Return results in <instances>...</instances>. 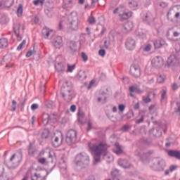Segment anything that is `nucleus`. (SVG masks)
Returning <instances> with one entry per match:
<instances>
[{
    "instance_id": "1",
    "label": "nucleus",
    "mask_w": 180,
    "mask_h": 180,
    "mask_svg": "<svg viewBox=\"0 0 180 180\" xmlns=\"http://www.w3.org/2000/svg\"><path fill=\"white\" fill-rule=\"evenodd\" d=\"M88 147L90 153L94 155V162H99L101 161V155L108 151V145L104 142H89Z\"/></svg>"
},
{
    "instance_id": "2",
    "label": "nucleus",
    "mask_w": 180,
    "mask_h": 180,
    "mask_svg": "<svg viewBox=\"0 0 180 180\" xmlns=\"http://www.w3.org/2000/svg\"><path fill=\"white\" fill-rule=\"evenodd\" d=\"M22 158L23 155L22 154V152L14 153L7 162V167H8V168H16L22 161Z\"/></svg>"
},
{
    "instance_id": "3",
    "label": "nucleus",
    "mask_w": 180,
    "mask_h": 180,
    "mask_svg": "<svg viewBox=\"0 0 180 180\" xmlns=\"http://www.w3.org/2000/svg\"><path fill=\"white\" fill-rule=\"evenodd\" d=\"M75 162L79 167H85L89 164V155L84 152L80 153L76 155Z\"/></svg>"
},
{
    "instance_id": "4",
    "label": "nucleus",
    "mask_w": 180,
    "mask_h": 180,
    "mask_svg": "<svg viewBox=\"0 0 180 180\" xmlns=\"http://www.w3.org/2000/svg\"><path fill=\"white\" fill-rule=\"evenodd\" d=\"M152 162L153 165L151 168L155 171H164V169H165L167 165L164 160L161 158H154Z\"/></svg>"
},
{
    "instance_id": "5",
    "label": "nucleus",
    "mask_w": 180,
    "mask_h": 180,
    "mask_svg": "<svg viewBox=\"0 0 180 180\" xmlns=\"http://www.w3.org/2000/svg\"><path fill=\"white\" fill-rule=\"evenodd\" d=\"M63 133L61 131H56L52 136V146L53 147H60L63 144Z\"/></svg>"
},
{
    "instance_id": "6",
    "label": "nucleus",
    "mask_w": 180,
    "mask_h": 180,
    "mask_svg": "<svg viewBox=\"0 0 180 180\" xmlns=\"http://www.w3.org/2000/svg\"><path fill=\"white\" fill-rule=\"evenodd\" d=\"M77 131L73 129H70L66 134V143L68 146L71 144H75L77 143Z\"/></svg>"
},
{
    "instance_id": "7",
    "label": "nucleus",
    "mask_w": 180,
    "mask_h": 180,
    "mask_svg": "<svg viewBox=\"0 0 180 180\" xmlns=\"http://www.w3.org/2000/svg\"><path fill=\"white\" fill-rule=\"evenodd\" d=\"M66 25L70 29L77 30L78 29V18L70 16L66 20Z\"/></svg>"
},
{
    "instance_id": "8",
    "label": "nucleus",
    "mask_w": 180,
    "mask_h": 180,
    "mask_svg": "<svg viewBox=\"0 0 180 180\" xmlns=\"http://www.w3.org/2000/svg\"><path fill=\"white\" fill-rule=\"evenodd\" d=\"M174 15V19H179L180 12H176V10H175L174 7H171L167 14L168 20H170V22H175V20L172 18V16Z\"/></svg>"
},
{
    "instance_id": "9",
    "label": "nucleus",
    "mask_w": 180,
    "mask_h": 180,
    "mask_svg": "<svg viewBox=\"0 0 180 180\" xmlns=\"http://www.w3.org/2000/svg\"><path fill=\"white\" fill-rule=\"evenodd\" d=\"M130 74L134 78H139L141 75V69L136 65H132L130 68Z\"/></svg>"
},
{
    "instance_id": "10",
    "label": "nucleus",
    "mask_w": 180,
    "mask_h": 180,
    "mask_svg": "<svg viewBox=\"0 0 180 180\" xmlns=\"http://www.w3.org/2000/svg\"><path fill=\"white\" fill-rule=\"evenodd\" d=\"M152 65L155 68H161L164 65V59L161 56H155L152 60Z\"/></svg>"
},
{
    "instance_id": "11",
    "label": "nucleus",
    "mask_w": 180,
    "mask_h": 180,
    "mask_svg": "<svg viewBox=\"0 0 180 180\" xmlns=\"http://www.w3.org/2000/svg\"><path fill=\"white\" fill-rule=\"evenodd\" d=\"M62 96L66 102H71V101H72V98L75 96V94H74L73 91H65L62 92Z\"/></svg>"
},
{
    "instance_id": "12",
    "label": "nucleus",
    "mask_w": 180,
    "mask_h": 180,
    "mask_svg": "<svg viewBox=\"0 0 180 180\" xmlns=\"http://www.w3.org/2000/svg\"><path fill=\"white\" fill-rule=\"evenodd\" d=\"M125 46L127 50H134L136 47V40L131 37L127 38Z\"/></svg>"
},
{
    "instance_id": "13",
    "label": "nucleus",
    "mask_w": 180,
    "mask_h": 180,
    "mask_svg": "<svg viewBox=\"0 0 180 180\" xmlns=\"http://www.w3.org/2000/svg\"><path fill=\"white\" fill-rule=\"evenodd\" d=\"M41 34L44 39H49L50 34H54V30L45 26L42 29Z\"/></svg>"
},
{
    "instance_id": "14",
    "label": "nucleus",
    "mask_w": 180,
    "mask_h": 180,
    "mask_svg": "<svg viewBox=\"0 0 180 180\" xmlns=\"http://www.w3.org/2000/svg\"><path fill=\"white\" fill-rule=\"evenodd\" d=\"M133 27H134V23L132 21H127L124 24V33H129V32H131L133 30Z\"/></svg>"
},
{
    "instance_id": "15",
    "label": "nucleus",
    "mask_w": 180,
    "mask_h": 180,
    "mask_svg": "<svg viewBox=\"0 0 180 180\" xmlns=\"http://www.w3.org/2000/svg\"><path fill=\"white\" fill-rule=\"evenodd\" d=\"M49 175V172H46V175L43 176V173L42 172H37V173H34V174H32L31 176V180H39L41 178V180H46L47 179V176Z\"/></svg>"
},
{
    "instance_id": "16",
    "label": "nucleus",
    "mask_w": 180,
    "mask_h": 180,
    "mask_svg": "<svg viewBox=\"0 0 180 180\" xmlns=\"http://www.w3.org/2000/svg\"><path fill=\"white\" fill-rule=\"evenodd\" d=\"M112 151L117 154V155H120V154H123V147H122V146H120V144L117 142L114 145Z\"/></svg>"
},
{
    "instance_id": "17",
    "label": "nucleus",
    "mask_w": 180,
    "mask_h": 180,
    "mask_svg": "<svg viewBox=\"0 0 180 180\" xmlns=\"http://www.w3.org/2000/svg\"><path fill=\"white\" fill-rule=\"evenodd\" d=\"M53 46L56 49H60L63 46V37L57 36L53 40Z\"/></svg>"
},
{
    "instance_id": "18",
    "label": "nucleus",
    "mask_w": 180,
    "mask_h": 180,
    "mask_svg": "<svg viewBox=\"0 0 180 180\" xmlns=\"http://www.w3.org/2000/svg\"><path fill=\"white\" fill-rule=\"evenodd\" d=\"M124 12H126V8H124V6H123V5L120 6L118 8H116L113 11V13L115 15H116V13H118L119 16H122L123 15V13H124Z\"/></svg>"
},
{
    "instance_id": "19",
    "label": "nucleus",
    "mask_w": 180,
    "mask_h": 180,
    "mask_svg": "<svg viewBox=\"0 0 180 180\" xmlns=\"http://www.w3.org/2000/svg\"><path fill=\"white\" fill-rule=\"evenodd\" d=\"M138 117L139 118L136 120L135 123H136V124H140V123H143V122H144V117H146V112L141 111L138 115Z\"/></svg>"
},
{
    "instance_id": "20",
    "label": "nucleus",
    "mask_w": 180,
    "mask_h": 180,
    "mask_svg": "<svg viewBox=\"0 0 180 180\" xmlns=\"http://www.w3.org/2000/svg\"><path fill=\"white\" fill-rule=\"evenodd\" d=\"M141 18L144 22H150L152 19L151 13L143 12L141 14Z\"/></svg>"
},
{
    "instance_id": "21",
    "label": "nucleus",
    "mask_w": 180,
    "mask_h": 180,
    "mask_svg": "<svg viewBox=\"0 0 180 180\" xmlns=\"http://www.w3.org/2000/svg\"><path fill=\"white\" fill-rule=\"evenodd\" d=\"M118 165L122 167V168H130V163L124 159H120L118 160Z\"/></svg>"
},
{
    "instance_id": "22",
    "label": "nucleus",
    "mask_w": 180,
    "mask_h": 180,
    "mask_svg": "<svg viewBox=\"0 0 180 180\" xmlns=\"http://www.w3.org/2000/svg\"><path fill=\"white\" fill-rule=\"evenodd\" d=\"M67 46L73 53L77 51V44L73 41H68Z\"/></svg>"
},
{
    "instance_id": "23",
    "label": "nucleus",
    "mask_w": 180,
    "mask_h": 180,
    "mask_svg": "<svg viewBox=\"0 0 180 180\" xmlns=\"http://www.w3.org/2000/svg\"><path fill=\"white\" fill-rule=\"evenodd\" d=\"M103 159L107 162H112V161H113V155L109 153L108 150H106V153H103Z\"/></svg>"
},
{
    "instance_id": "24",
    "label": "nucleus",
    "mask_w": 180,
    "mask_h": 180,
    "mask_svg": "<svg viewBox=\"0 0 180 180\" xmlns=\"http://www.w3.org/2000/svg\"><path fill=\"white\" fill-rule=\"evenodd\" d=\"M168 155L170 157H174L177 160H180V152L178 150H169Z\"/></svg>"
},
{
    "instance_id": "25",
    "label": "nucleus",
    "mask_w": 180,
    "mask_h": 180,
    "mask_svg": "<svg viewBox=\"0 0 180 180\" xmlns=\"http://www.w3.org/2000/svg\"><path fill=\"white\" fill-rule=\"evenodd\" d=\"M155 49H161L162 46L165 44V41L157 39L153 43Z\"/></svg>"
},
{
    "instance_id": "26",
    "label": "nucleus",
    "mask_w": 180,
    "mask_h": 180,
    "mask_svg": "<svg viewBox=\"0 0 180 180\" xmlns=\"http://www.w3.org/2000/svg\"><path fill=\"white\" fill-rule=\"evenodd\" d=\"M106 98H108V94L105 91L101 92V96L98 98V102H101V103H106Z\"/></svg>"
},
{
    "instance_id": "27",
    "label": "nucleus",
    "mask_w": 180,
    "mask_h": 180,
    "mask_svg": "<svg viewBox=\"0 0 180 180\" xmlns=\"http://www.w3.org/2000/svg\"><path fill=\"white\" fill-rule=\"evenodd\" d=\"M111 44L110 38H105L104 39V45L103 46H100V49H105V50H108Z\"/></svg>"
},
{
    "instance_id": "28",
    "label": "nucleus",
    "mask_w": 180,
    "mask_h": 180,
    "mask_svg": "<svg viewBox=\"0 0 180 180\" xmlns=\"http://www.w3.org/2000/svg\"><path fill=\"white\" fill-rule=\"evenodd\" d=\"M133 15L132 12H129V13H123L122 15H120L121 17V22H123L124 20H127V19H129V18H131Z\"/></svg>"
},
{
    "instance_id": "29",
    "label": "nucleus",
    "mask_w": 180,
    "mask_h": 180,
    "mask_svg": "<svg viewBox=\"0 0 180 180\" xmlns=\"http://www.w3.org/2000/svg\"><path fill=\"white\" fill-rule=\"evenodd\" d=\"M150 134H153L155 137H161L162 132L158 129H153L150 131Z\"/></svg>"
},
{
    "instance_id": "30",
    "label": "nucleus",
    "mask_w": 180,
    "mask_h": 180,
    "mask_svg": "<svg viewBox=\"0 0 180 180\" xmlns=\"http://www.w3.org/2000/svg\"><path fill=\"white\" fill-rule=\"evenodd\" d=\"M55 68L58 71V72H64V65L61 62H59L57 65H56Z\"/></svg>"
},
{
    "instance_id": "31",
    "label": "nucleus",
    "mask_w": 180,
    "mask_h": 180,
    "mask_svg": "<svg viewBox=\"0 0 180 180\" xmlns=\"http://www.w3.org/2000/svg\"><path fill=\"white\" fill-rule=\"evenodd\" d=\"M50 120V115L49 114H44L42 116V123L44 126L49 124V121Z\"/></svg>"
},
{
    "instance_id": "32",
    "label": "nucleus",
    "mask_w": 180,
    "mask_h": 180,
    "mask_svg": "<svg viewBox=\"0 0 180 180\" xmlns=\"http://www.w3.org/2000/svg\"><path fill=\"white\" fill-rule=\"evenodd\" d=\"M5 47H8V39L2 38L0 39V49H5Z\"/></svg>"
},
{
    "instance_id": "33",
    "label": "nucleus",
    "mask_w": 180,
    "mask_h": 180,
    "mask_svg": "<svg viewBox=\"0 0 180 180\" xmlns=\"http://www.w3.org/2000/svg\"><path fill=\"white\" fill-rule=\"evenodd\" d=\"M166 78L167 77L165 75L159 74L157 77V82H158V84H162L165 82Z\"/></svg>"
},
{
    "instance_id": "34",
    "label": "nucleus",
    "mask_w": 180,
    "mask_h": 180,
    "mask_svg": "<svg viewBox=\"0 0 180 180\" xmlns=\"http://www.w3.org/2000/svg\"><path fill=\"white\" fill-rule=\"evenodd\" d=\"M77 77L80 79V81H82L83 79H86V73H85L84 71H79Z\"/></svg>"
},
{
    "instance_id": "35",
    "label": "nucleus",
    "mask_w": 180,
    "mask_h": 180,
    "mask_svg": "<svg viewBox=\"0 0 180 180\" xmlns=\"http://www.w3.org/2000/svg\"><path fill=\"white\" fill-rule=\"evenodd\" d=\"M129 8L132 9V11H136L137 9V7L139 6V4L136 1H131L129 3Z\"/></svg>"
},
{
    "instance_id": "36",
    "label": "nucleus",
    "mask_w": 180,
    "mask_h": 180,
    "mask_svg": "<svg viewBox=\"0 0 180 180\" xmlns=\"http://www.w3.org/2000/svg\"><path fill=\"white\" fill-rule=\"evenodd\" d=\"M50 134V131L49 129H44L41 134V139H47Z\"/></svg>"
},
{
    "instance_id": "37",
    "label": "nucleus",
    "mask_w": 180,
    "mask_h": 180,
    "mask_svg": "<svg viewBox=\"0 0 180 180\" xmlns=\"http://www.w3.org/2000/svg\"><path fill=\"white\" fill-rule=\"evenodd\" d=\"M140 83H135L129 87V91H140Z\"/></svg>"
},
{
    "instance_id": "38",
    "label": "nucleus",
    "mask_w": 180,
    "mask_h": 180,
    "mask_svg": "<svg viewBox=\"0 0 180 180\" xmlns=\"http://www.w3.org/2000/svg\"><path fill=\"white\" fill-rule=\"evenodd\" d=\"M23 15V6L22 4H19V6L17 9V16L20 18Z\"/></svg>"
},
{
    "instance_id": "39",
    "label": "nucleus",
    "mask_w": 180,
    "mask_h": 180,
    "mask_svg": "<svg viewBox=\"0 0 180 180\" xmlns=\"http://www.w3.org/2000/svg\"><path fill=\"white\" fill-rule=\"evenodd\" d=\"M3 5L6 8H11V6L13 5V0H6L5 1H3Z\"/></svg>"
},
{
    "instance_id": "40",
    "label": "nucleus",
    "mask_w": 180,
    "mask_h": 180,
    "mask_svg": "<svg viewBox=\"0 0 180 180\" xmlns=\"http://www.w3.org/2000/svg\"><path fill=\"white\" fill-rule=\"evenodd\" d=\"M96 85H98V84H96V80H95L94 79H93L89 86H87V89H91V88H95L96 86Z\"/></svg>"
},
{
    "instance_id": "41",
    "label": "nucleus",
    "mask_w": 180,
    "mask_h": 180,
    "mask_svg": "<svg viewBox=\"0 0 180 180\" xmlns=\"http://www.w3.org/2000/svg\"><path fill=\"white\" fill-rule=\"evenodd\" d=\"M29 155H33L34 154V149L33 148V143H30L28 148Z\"/></svg>"
},
{
    "instance_id": "42",
    "label": "nucleus",
    "mask_w": 180,
    "mask_h": 180,
    "mask_svg": "<svg viewBox=\"0 0 180 180\" xmlns=\"http://www.w3.org/2000/svg\"><path fill=\"white\" fill-rule=\"evenodd\" d=\"M49 158H51V162H53L54 161V160L56 159V153H54V152H53V151H49Z\"/></svg>"
},
{
    "instance_id": "43",
    "label": "nucleus",
    "mask_w": 180,
    "mask_h": 180,
    "mask_svg": "<svg viewBox=\"0 0 180 180\" xmlns=\"http://www.w3.org/2000/svg\"><path fill=\"white\" fill-rule=\"evenodd\" d=\"M88 22L90 25H95V23H96V20L95 19V17L90 16L88 18Z\"/></svg>"
},
{
    "instance_id": "44",
    "label": "nucleus",
    "mask_w": 180,
    "mask_h": 180,
    "mask_svg": "<svg viewBox=\"0 0 180 180\" xmlns=\"http://www.w3.org/2000/svg\"><path fill=\"white\" fill-rule=\"evenodd\" d=\"M131 117H134V112L133 110H129L127 113V118L131 119Z\"/></svg>"
},
{
    "instance_id": "45",
    "label": "nucleus",
    "mask_w": 180,
    "mask_h": 180,
    "mask_svg": "<svg viewBox=\"0 0 180 180\" xmlns=\"http://www.w3.org/2000/svg\"><path fill=\"white\" fill-rule=\"evenodd\" d=\"M8 22V20H6V16L3 15L1 16V18H0V23L1 25H5Z\"/></svg>"
},
{
    "instance_id": "46",
    "label": "nucleus",
    "mask_w": 180,
    "mask_h": 180,
    "mask_svg": "<svg viewBox=\"0 0 180 180\" xmlns=\"http://www.w3.org/2000/svg\"><path fill=\"white\" fill-rule=\"evenodd\" d=\"M166 36L167 37V39L169 40H170V41H176L175 39L174 38V37H172V35H171V34L169 33V31H168L166 34Z\"/></svg>"
},
{
    "instance_id": "47",
    "label": "nucleus",
    "mask_w": 180,
    "mask_h": 180,
    "mask_svg": "<svg viewBox=\"0 0 180 180\" xmlns=\"http://www.w3.org/2000/svg\"><path fill=\"white\" fill-rule=\"evenodd\" d=\"M34 5H35L36 6L40 5H43L44 4V0H35L33 1Z\"/></svg>"
},
{
    "instance_id": "48",
    "label": "nucleus",
    "mask_w": 180,
    "mask_h": 180,
    "mask_svg": "<svg viewBox=\"0 0 180 180\" xmlns=\"http://www.w3.org/2000/svg\"><path fill=\"white\" fill-rule=\"evenodd\" d=\"M75 70V64L72 65H68V72H72Z\"/></svg>"
},
{
    "instance_id": "49",
    "label": "nucleus",
    "mask_w": 180,
    "mask_h": 180,
    "mask_svg": "<svg viewBox=\"0 0 180 180\" xmlns=\"http://www.w3.org/2000/svg\"><path fill=\"white\" fill-rule=\"evenodd\" d=\"M26 44V40H23L21 44H19V46L17 47L18 51H20V50H22L23 49V46Z\"/></svg>"
},
{
    "instance_id": "50",
    "label": "nucleus",
    "mask_w": 180,
    "mask_h": 180,
    "mask_svg": "<svg viewBox=\"0 0 180 180\" xmlns=\"http://www.w3.org/2000/svg\"><path fill=\"white\" fill-rule=\"evenodd\" d=\"M141 91H131L129 92V96L131 98H136V94H140Z\"/></svg>"
},
{
    "instance_id": "51",
    "label": "nucleus",
    "mask_w": 180,
    "mask_h": 180,
    "mask_svg": "<svg viewBox=\"0 0 180 180\" xmlns=\"http://www.w3.org/2000/svg\"><path fill=\"white\" fill-rule=\"evenodd\" d=\"M143 101L144 103H150V102H151L150 96H148L146 97H143Z\"/></svg>"
},
{
    "instance_id": "52",
    "label": "nucleus",
    "mask_w": 180,
    "mask_h": 180,
    "mask_svg": "<svg viewBox=\"0 0 180 180\" xmlns=\"http://www.w3.org/2000/svg\"><path fill=\"white\" fill-rule=\"evenodd\" d=\"M17 29L18 30H20V24H18V27H16V25H15V24H14V26H13V32L15 33V34H17Z\"/></svg>"
},
{
    "instance_id": "53",
    "label": "nucleus",
    "mask_w": 180,
    "mask_h": 180,
    "mask_svg": "<svg viewBox=\"0 0 180 180\" xmlns=\"http://www.w3.org/2000/svg\"><path fill=\"white\" fill-rule=\"evenodd\" d=\"M12 108H11V112H15L16 110V101L13 100L12 101Z\"/></svg>"
},
{
    "instance_id": "54",
    "label": "nucleus",
    "mask_w": 180,
    "mask_h": 180,
    "mask_svg": "<svg viewBox=\"0 0 180 180\" xmlns=\"http://www.w3.org/2000/svg\"><path fill=\"white\" fill-rule=\"evenodd\" d=\"M98 54L99 56H101V57H105V55L106 54V51H105V49H101L98 51Z\"/></svg>"
},
{
    "instance_id": "55",
    "label": "nucleus",
    "mask_w": 180,
    "mask_h": 180,
    "mask_svg": "<svg viewBox=\"0 0 180 180\" xmlns=\"http://www.w3.org/2000/svg\"><path fill=\"white\" fill-rule=\"evenodd\" d=\"M34 54V50H30L26 53V57H32Z\"/></svg>"
},
{
    "instance_id": "56",
    "label": "nucleus",
    "mask_w": 180,
    "mask_h": 180,
    "mask_svg": "<svg viewBox=\"0 0 180 180\" xmlns=\"http://www.w3.org/2000/svg\"><path fill=\"white\" fill-rule=\"evenodd\" d=\"M121 79H122V82H124V84H129V82L130 81V79L127 77H124Z\"/></svg>"
},
{
    "instance_id": "57",
    "label": "nucleus",
    "mask_w": 180,
    "mask_h": 180,
    "mask_svg": "<svg viewBox=\"0 0 180 180\" xmlns=\"http://www.w3.org/2000/svg\"><path fill=\"white\" fill-rule=\"evenodd\" d=\"M82 58H83V61H88V56L86 53H82Z\"/></svg>"
},
{
    "instance_id": "58",
    "label": "nucleus",
    "mask_w": 180,
    "mask_h": 180,
    "mask_svg": "<svg viewBox=\"0 0 180 180\" xmlns=\"http://www.w3.org/2000/svg\"><path fill=\"white\" fill-rule=\"evenodd\" d=\"M165 99H167V91H165L162 92V95H161V101H165Z\"/></svg>"
},
{
    "instance_id": "59",
    "label": "nucleus",
    "mask_w": 180,
    "mask_h": 180,
    "mask_svg": "<svg viewBox=\"0 0 180 180\" xmlns=\"http://www.w3.org/2000/svg\"><path fill=\"white\" fill-rule=\"evenodd\" d=\"M118 109H119L120 112H124V109H126V106L123 104H120L118 106Z\"/></svg>"
},
{
    "instance_id": "60",
    "label": "nucleus",
    "mask_w": 180,
    "mask_h": 180,
    "mask_svg": "<svg viewBox=\"0 0 180 180\" xmlns=\"http://www.w3.org/2000/svg\"><path fill=\"white\" fill-rule=\"evenodd\" d=\"M151 50V45L148 44L145 48L143 49V51H150Z\"/></svg>"
},
{
    "instance_id": "61",
    "label": "nucleus",
    "mask_w": 180,
    "mask_h": 180,
    "mask_svg": "<svg viewBox=\"0 0 180 180\" xmlns=\"http://www.w3.org/2000/svg\"><path fill=\"white\" fill-rule=\"evenodd\" d=\"M160 6H161L162 8H167V6H168V3L162 1L160 4Z\"/></svg>"
},
{
    "instance_id": "62",
    "label": "nucleus",
    "mask_w": 180,
    "mask_h": 180,
    "mask_svg": "<svg viewBox=\"0 0 180 180\" xmlns=\"http://www.w3.org/2000/svg\"><path fill=\"white\" fill-rule=\"evenodd\" d=\"M38 162H39V164H46V158H39L38 160Z\"/></svg>"
},
{
    "instance_id": "63",
    "label": "nucleus",
    "mask_w": 180,
    "mask_h": 180,
    "mask_svg": "<svg viewBox=\"0 0 180 180\" xmlns=\"http://www.w3.org/2000/svg\"><path fill=\"white\" fill-rule=\"evenodd\" d=\"M180 32L178 31H174L173 32V37H179Z\"/></svg>"
},
{
    "instance_id": "64",
    "label": "nucleus",
    "mask_w": 180,
    "mask_h": 180,
    "mask_svg": "<svg viewBox=\"0 0 180 180\" xmlns=\"http://www.w3.org/2000/svg\"><path fill=\"white\" fill-rule=\"evenodd\" d=\"M176 168H178V167L175 166V165H172L169 167V171L170 172H173V171H175V169H176Z\"/></svg>"
}]
</instances>
